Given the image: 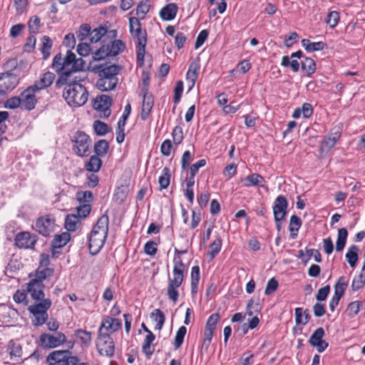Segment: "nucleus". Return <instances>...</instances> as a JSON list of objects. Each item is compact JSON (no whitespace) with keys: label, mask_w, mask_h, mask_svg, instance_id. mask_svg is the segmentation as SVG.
I'll return each instance as SVG.
<instances>
[{"label":"nucleus","mask_w":365,"mask_h":365,"mask_svg":"<svg viewBox=\"0 0 365 365\" xmlns=\"http://www.w3.org/2000/svg\"><path fill=\"white\" fill-rule=\"evenodd\" d=\"M52 66L56 72H63V76L68 78L71 73L83 70L84 61L81 58H77L75 53L68 51L65 58H62L61 54L55 56Z\"/></svg>","instance_id":"1"},{"label":"nucleus","mask_w":365,"mask_h":365,"mask_svg":"<svg viewBox=\"0 0 365 365\" xmlns=\"http://www.w3.org/2000/svg\"><path fill=\"white\" fill-rule=\"evenodd\" d=\"M66 341L65 334L62 332H57L55 335L42 334L39 337L40 345L46 349L55 348L64 344Z\"/></svg>","instance_id":"11"},{"label":"nucleus","mask_w":365,"mask_h":365,"mask_svg":"<svg viewBox=\"0 0 365 365\" xmlns=\"http://www.w3.org/2000/svg\"><path fill=\"white\" fill-rule=\"evenodd\" d=\"M302 225V220L297 215H292L290 217L289 230L291 232L290 237L295 239L297 236V232Z\"/></svg>","instance_id":"34"},{"label":"nucleus","mask_w":365,"mask_h":365,"mask_svg":"<svg viewBox=\"0 0 365 365\" xmlns=\"http://www.w3.org/2000/svg\"><path fill=\"white\" fill-rule=\"evenodd\" d=\"M125 122L124 120H120L118 122V128L116 129V140L118 143H121L124 141L125 139Z\"/></svg>","instance_id":"57"},{"label":"nucleus","mask_w":365,"mask_h":365,"mask_svg":"<svg viewBox=\"0 0 365 365\" xmlns=\"http://www.w3.org/2000/svg\"><path fill=\"white\" fill-rule=\"evenodd\" d=\"M173 140L175 145H179L183 140V131L180 126H175L172 133Z\"/></svg>","instance_id":"62"},{"label":"nucleus","mask_w":365,"mask_h":365,"mask_svg":"<svg viewBox=\"0 0 365 365\" xmlns=\"http://www.w3.org/2000/svg\"><path fill=\"white\" fill-rule=\"evenodd\" d=\"M78 359L71 356L68 351H54L46 358L48 365H76Z\"/></svg>","instance_id":"8"},{"label":"nucleus","mask_w":365,"mask_h":365,"mask_svg":"<svg viewBox=\"0 0 365 365\" xmlns=\"http://www.w3.org/2000/svg\"><path fill=\"white\" fill-rule=\"evenodd\" d=\"M220 314L218 313L212 314L209 317L206 322L205 329L214 331L216 328V324L220 320Z\"/></svg>","instance_id":"63"},{"label":"nucleus","mask_w":365,"mask_h":365,"mask_svg":"<svg viewBox=\"0 0 365 365\" xmlns=\"http://www.w3.org/2000/svg\"><path fill=\"white\" fill-rule=\"evenodd\" d=\"M359 247L356 245H351L347 250L345 257L350 267L354 268L356 267L359 259Z\"/></svg>","instance_id":"32"},{"label":"nucleus","mask_w":365,"mask_h":365,"mask_svg":"<svg viewBox=\"0 0 365 365\" xmlns=\"http://www.w3.org/2000/svg\"><path fill=\"white\" fill-rule=\"evenodd\" d=\"M348 286V280L345 277H341L334 286V294L342 297Z\"/></svg>","instance_id":"43"},{"label":"nucleus","mask_w":365,"mask_h":365,"mask_svg":"<svg viewBox=\"0 0 365 365\" xmlns=\"http://www.w3.org/2000/svg\"><path fill=\"white\" fill-rule=\"evenodd\" d=\"M155 339V336L152 331H149V334H147L145 338L144 339L142 350L148 359H150V356L154 352V349L151 348V344L153 342Z\"/></svg>","instance_id":"30"},{"label":"nucleus","mask_w":365,"mask_h":365,"mask_svg":"<svg viewBox=\"0 0 365 365\" xmlns=\"http://www.w3.org/2000/svg\"><path fill=\"white\" fill-rule=\"evenodd\" d=\"M129 29L132 37L137 44V58L138 61H143L145 46L147 44V33L143 29L138 18L130 17L129 19Z\"/></svg>","instance_id":"4"},{"label":"nucleus","mask_w":365,"mask_h":365,"mask_svg":"<svg viewBox=\"0 0 365 365\" xmlns=\"http://www.w3.org/2000/svg\"><path fill=\"white\" fill-rule=\"evenodd\" d=\"M150 10L149 0H141L136 7V15L143 19Z\"/></svg>","instance_id":"42"},{"label":"nucleus","mask_w":365,"mask_h":365,"mask_svg":"<svg viewBox=\"0 0 365 365\" xmlns=\"http://www.w3.org/2000/svg\"><path fill=\"white\" fill-rule=\"evenodd\" d=\"M53 270L52 269L46 268L43 269L41 271H37L36 274L35 278L32 279V280H36L37 282H40L43 283V281L46 279L47 277L53 275Z\"/></svg>","instance_id":"56"},{"label":"nucleus","mask_w":365,"mask_h":365,"mask_svg":"<svg viewBox=\"0 0 365 365\" xmlns=\"http://www.w3.org/2000/svg\"><path fill=\"white\" fill-rule=\"evenodd\" d=\"M73 143V150L78 156L83 157L88 155L91 145L90 137L84 132L78 131L72 139Z\"/></svg>","instance_id":"7"},{"label":"nucleus","mask_w":365,"mask_h":365,"mask_svg":"<svg viewBox=\"0 0 365 365\" xmlns=\"http://www.w3.org/2000/svg\"><path fill=\"white\" fill-rule=\"evenodd\" d=\"M108 148V143L106 140H99L94 145V150L98 156L102 157L107 154Z\"/></svg>","instance_id":"44"},{"label":"nucleus","mask_w":365,"mask_h":365,"mask_svg":"<svg viewBox=\"0 0 365 365\" xmlns=\"http://www.w3.org/2000/svg\"><path fill=\"white\" fill-rule=\"evenodd\" d=\"M106 237L107 235L103 234V232L97 233L91 231L88 244L89 252L91 255H94L100 252L105 243Z\"/></svg>","instance_id":"17"},{"label":"nucleus","mask_w":365,"mask_h":365,"mask_svg":"<svg viewBox=\"0 0 365 365\" xmlns=\"http://www.w3.org/2000/svg\"><path fill=\"white\" fill-rule=\"evenodd\" d=\"M29 29L31 34H36L41 27L40 19L37 16L30 18L28 23Z\"/></svg>","instance_id":"54"},{"label":"nucleus","mask_w":365,"mask_h":365,"mask_svg":"<svg viewBox=\"0 0 365 365\" xmlns=\"http://www.w3.org/2000/svg\"><path fill=\"white\" fill-rule=\"evenodd\" d=\"M154 103L153 97L152 95L148 94V93H145L143 96V105H142V110L140 117L143 120H146L153 108Z\"/></svg>","instance_id":"29"},{"label":"nucleus","mask_w":365,"mask_h":365,"mask_svg":"<svg viewBox=\"0 0 365 365\" xmlns=\"http://www.w3.org/2000/svg\"><path fill=\"white\" fill-rule=\"evenodd\" d=\"M37 92L31 86L22 91L20 94L21 108L26 110H33L37 103Z\"/></svg>","instance_id":"13"},{"label":"nucleus","mask_w":365,"mask_h":365,"mask_svg":"<svg viewBox=\"0 0 365 365\" xmlns=\"http://www.w3.org/2000/svg\"><path fill=\"white\" fill-rule=\"evenodd\" d=\"M295 321L297 324H307L310 319L309 314L306 311L303 313V309L301 307L295 309Z\"/></svg>","instance_id":"41"},{"label":"nucleus","mask_w":365,"mask_h":365,"mask_svg":"<svg viewBox=\"0 0 365 365\" xmlns=\"http://www.w3.org/2000/svg\"><path fill=\"white\" fill-rule=\"evenodd\" d=\"M186 332H187V329L184 326H182L178 329V330L176 333V335L175 337V341H174V346H175V349L180 348L181 346V345L182 344Z\"/></svg>","instance_id":"52"},{"label":"nucleus","mask_w":365,"mask_h":365,"mask_svg":"<svg viewBox=\"0 0 365 365\" xmlns=\"http://www.w3.org/2000/svg\"><path fill=\"white\" fill-rule=\"evenodd\" d=\"M94 70L98 71L100 77L117 78L121 68L115 64L104 67L102 64L96 65Z\"/></svg>","instance_id":"23"},{"label":"nucleus","mask_w":365,"mask_h":365,"mask_svg":"<svg viewBox=\"0 0 365 365\" xmlns=\"http://www.w3.org/2000/svg\"><path fill=\"white\" fill-rule=\"evenodd\" d=\"M19 83L18 76L10 71L0 73V93H4L16 88Z\"/></svg>","instance_id":"15"},{"label":"nucleus","mask_w":365,"mask_h":365,"mask_svg":"<svg viewBox=\"0 0 365 365\" xmlns=\"http://www.w3.org/2000/svg\"><path fill=\"white\" fill-rule=\"evenodd\" d=\"M6 353L12 361H18L22 358V349L20 344L14 340H11L6 347Z\"/></svg>","instance_id":"25"},{"label":"nucleus","mask_w":365,"mask_h":365,"mask_svg":"<svg viewBox=\"0 0 365 365\" xmlns=\"http://www.w3.org/2000/svg\"><path fill=\"white\" fill-rule=\"evenodd\" d=\"M56 220L51 215L39 217L35 224V230L43 236H48L55 231Z\"/></svg>","instance_id":"10"},{"label":"nucleus","mask_w":365,"mask_h":365,"mask_svg":"<svg viewBox=\"0 0 365 365\" xmlns=\"http://www.w3.org/2000/svg\"><path fill=\"white\" fill-rule=\"evenodd\" d=\"M14 300L19 304H28L27 294L24 291L17 290L14 295Z\"/></svg>","instance_id":"64"},{"label":"nucleus","mask_w":365,"mask_h":365,"mask_svg":"<svg viewBox=\"0 0 365 365\" xmlns=\"http://www.w3.org/2000/svg\"><path fill=\"white\" fill-rule=\"evenodd\" d=\"M125 44L121 40L110 41L107 39L106 43L98 49L93 56L94 61H101L107 56H114L119 54L125 49Z\"/></svg>","instance_id":"6"},{"label":"nucleus","mask_w":365,"mask_h":365,"mask_svg":"<svg viewBox=\"0 0 365 365\" xmlns=\"http://www.w3.org/2000/svg\"><path fill=\"white\" fill-rule=\"evenodd\" d=\"M173 264V276L168 279L167 294L169 299L176 303L179 297L178 288L183 282L186 266L180 257H174Z\"/></svg>","instance_id":"2"},{"label":"nucleus","mask_w":365,"mask_h":365,"mask_svg":"<svg viewBox=\"0 0 365 365\" xmlns=\"http://www.w3.org/2000/svg\"><path fill=\"white\" fill-rule=\"evenodd\" d=\"M36 242V236L35 235H31L29 232H19L16 235L15 237L16 245L19 248H34Z\"/></svg>","instance_id":"18"},{"label":"nucleus","mask_w":365,"mask_h":365,"mask_svg":"<svg viewBox=\"0 0 365 365\" xmlns=\"http://www.w3.org/2000/svg\"><path fill=\"white\" fill-rule=\"evenodd\" d=\"M112 103V99L107 95L97 96L93 103V108L96 110L103 111L104 115L109 116L110 111V107Z\"/></svg>","instance_id":"20"},{"label":"nucleus","mask_w":365,"mask_h":365,"mask_svg":"<svg viewBox=\"0 0 365 365\" xmlns=\"http://www.w3.org/2000/svg\"><path fill=\"white\" fill-rule=\"evenodd\" d=\"M222 239L220 237H217L216 239L211 243L210 245V251L209 252V255L212 259L215 257V256L220 252L222 247Z\"/></svg>","instance_id":"50"},{"label":"nucleus","mask_w":365,"mask_h":365,"mask_svg":"<svg viewBox=\"0 0 365 365\" xmlns=\"http://www.w3.org/2000/svg\"><path fill=\"white\" fill-rule=\"evenodd\" d=\"M288 202L283 195H279L273 205L274 217L276 222L284 220L287 212Z\"/></svg>","instance_id":"16"},{"label":"nucleus","mask_w":365,"mask_h":365,"mask_svg":"<svg viewBox=\"0 0 365 365\" xmlns=\"http://www.w3.org/2000/svg\"><path fill=\"white\" fill-rule=\"evenodd\" d=\"M348 232L345 228H340L338 230L337 240L336 242V250L341 252L345 247Z\"/></svg>","instance_id":"37"},{"label":"nucleus","mask_w":365,"mask_h":365,"mask_svg":"<svg viewBox=\"0 0 365 365\" xmlns=\"http://www.w3.org/2000/svg\"><path fill=\"white\" fill-rule=\"evenodd\" d=\"M102 165V160L98 155H92L88 162L86 164V169L88 171L96 173L98 172Z\"/></svg>","instance_id":"36"},{"label":"nucleus","mask_w":365,"mask_h":365,"mask_svg":"<svg viewBox=\"0 0 365 365\" xmlns=\"http://www.w3.org/2000/svg\"><path fill=\"white\" fill-rule=\"evenodd\" d=\"M88 91L81 83H68L63 89V96L68 104L73 107L83 106L88 100Z\"/></svg>","instance_id":"3"},{"label":"nucleus","mask_w":365,"mask_h":365,"mask_svg":"<svg viewBox=\"0 0 365 365\" xmlns=\"http://www.w3.org/2000/svg\"><path fill=\"white\" fill-rule=\"evenodd\" d=\"M158 182L161 189H165L169 186L170 175L169 169L168 168H165L163 170V175L159 177Z\"/></svg>","instance_id":"55"},{"label":"nucleus","mask_w":365,"mask_h":365,"mask_svg":"<svg viewBox=\"0 0 365 365\" xmlns=\"http://www.w3.org/2000/svg\"><path fill=\"white\" fill-rule=\"evenodd\" d=\"M5 107L10 109H14L20 107L21 108V101L19 96H13L9 98L5 103Z\"/></svg>","instance_id":"61"},{"label":"nucleus","mask_w":365,"mask_h":365,"mask_svg":"<svg viewBox=\"0 0 365 365\" xmlns=\"http://www.w3.org/2000/svg\"><path fill=\"white\" fill-rule=\"evenodd\" d=\"M200 280V268L198 266H193L191 269V289L192 293L197 292Z\"/></svg>","instance_id":"46"},{"label":"nucleus","mask_w":365,"mask_h":365,"mask_svg":"<svg viewBox=\"0 0 365 365\" xmlns=\"http://www.w3.org/2000/svg\"><path fill=\"white\" fill-rule=\"evenodd\" d=\"M118 81V78L100 77L96 86L101 91H108L116 87Z\"/></svg>","instance_id":"26"},{"label":"nucleus","mask_w":365,"mask_h":365,"mask_svg":"<svg viewBox=\"0 0 365 365\" xmlns=\"http://www.w3.org/2000/svg\"><path fill=\"white\" fill-rule=\"evenodd\" d=\"M324 334V329L319 327L314 331L309 339V344L312 346L317 347L319 353L323 352L329 346V344L323 340Z\"/></svg>","instance_id":"19"},{"label":"nucleus","mask_w":365,"mask_h":365,"mask_svg":"<svg viewBox=\"0 0 365 365\" xmlns=\"http://www.w3.org/2000/svg\"><path fill=\"white\" fill-rule=\"evenodd\" d=\"M261 310V305L259 299H251L247 304V314L252 316L255 313H258Z\"/></svg>","instance_id":"48"},{"label":"nucleus","mask_w":365,"mask_h":365,"mask_svg":"<svg viewBox=\"0 0 365 365\" xmlns=\"http://www.w3.org/2000/svg\"><path fill=\"white\" fill-rule=\"evenodd\" d=\"M264 182V178L258 173L252 174L245 178H242L240 180V183H242V185L246 187L251 186H262Z\"/></svg>","instance_id":"27"},{"label":"nucleus","mask_w":365,"mask_h":365,"mask_svg":"<svg viewBox=\"0 0 365 365\" xmlns=\"http://www.w3.org/2000/svg\"><path fill=\"white\" fill-rule=\"evenodd\" d=\"M76 200L81 204H89L93 200V193L91 191L77 192Z\"/></svg>","instance_id":"51"},{"label":"nucleus","mask_w":365,"mask_h":365,"mask_svg":"<svg viewBox=\"0 0 365 365\" xmlns=\"http://www.w3.org/2000/svg\"><path fill=\"white\" fill-rule=\"evenodd\" d=\"M80 224V218L76 214L67 215L65 220V227L68 231H75Z\"/></svg>","instance_id":"38"},{"label":"nucleus","mask_w":365,"mask_h":365,"mask_svg":"<svg viewBox=\"0 0 365 365\" xmlns=\"http://www.w3.org/2000/svg\"><path fill=\"white\" fill-rule=\"evenodd\" d=\"M178 7L176 4L170 3L164 6L160 11V16L164 21H171L176 16Z\"/></svg>","instance_id":"28"},{"label":"nucleus","mask_w":365,"mask_h":365,"mask_svg":"<svg viewBox=\"0 0 365 365\" xmlns=\"http://www.w3.org/2000/svg\"><path fill=\"white\" fill-rule=\"evenodd\" d=\"M116 36V30H108L106 27L99 26L91 31L90 41L91 43H97L98 41H101L103 44H105V43L107 41V39L111 41L115 38Z\"/></svg>","instance_id":"12"},{"label":"nucleus","mask_w":365,"mask_h":365,"mask_svg":"<svg viewBox=\"0 0 365 365\" xmlns=\"http://www.w3.org/2000/svg\"><path fill=\"white\" fill-rule=\"evenodd\" d=\"M302 68L307 76L313 74L316 71L315 61L311 58H306L302 62Z\"/></svg>","instance_id":"45"},{"label":"nucleus","mask_w":365,"mask_h":365,"mask_svg":"<svg viewBox=\"0 0 365 365\" xmlns=\"http://www.w3.org/2000/svg\"><path fill=\"white\" fill-rule=\"evenodd\" d=\"M96 346L101 356L110 358L114 355L115 344L111 336L98 334Z\"/></svg>","instance_id":"9"},{"label":"nucleus","mask_w":365,"mask_h":365,"mask_svg":"<svg viewBox=\"0 0 365 365\" xmlns=\"http://www.w3.org/2000/svg\"><path fill=\"white\" fill-rule=\"evenodd\" d=\"M150 318L155 322V329L160 330L165 320L163 312L160 309H155L150 313Z\"/></svg>","instance_id":"33"},{"label":"nucleus","mask_w":365,"mask_h":365,"mask_svg":"<svg viewBox=\"0 0 365 365\" xmlns=\"http://www.w3.org/2000/svg\"><path fill=\"white\" fill-rule=\"evenodd\" d=\"M55 78V74L52 72L48 71L44 73L35 83L31 86L37 92H40L41 90L49 87L53 82Z\"/></svg>","instance_id":"22"},{"label":"nucleus","mask_w":365,"mask_h":365,"mask_svg":"<svg viewBox=\"0 0 365 365\" xmlns=\"http://www.w3.org/2000/svg\"><path fill=\"white\" fill-rule=\"evenodd\" d=\"M109 219L106 215H102L97 221L93 227L92 232H103V234L108 235Z\"/></svg>","instance_id":"31"},{"label":"nucleus","mask_w":365,"mask_h":365,"mask_svg":"<svg viewBox=\"0 0 365 365\" xmlns=\"http://www.w3.org/2000/svg\"><path fill=\"white\" fill-rule=\"evenodd\" d=\"M91 209L90 204H81L76 207V215L78 216L79 218H85L90 214Z\"/></svg>","instance_id":"60"},{"label":"nucleus","mask_w":365,"mask_h":365,"mask_svg":"<svg viewBox=\"0 0 365 365\" xmlns=\"http://www.w3.org/2000/svg\"><path fill=\"white\" fill-rule=\"evenodd\" d=\"M339 21V14L336 11H330L328 14L327 24L331 27L334 28Z\"/></svg>","instance_id":"59"},{"label":"nucleus","mask_w":365,"mask_h":365,"mask_svg":"<svg viewBox=\"0 0 365 365\" xmlns=\"http://www.w3.org/2000/svg\"><path fill=\"white\" fill-rule=\"evenodd\" d=\"M51 306V301L50 299H45L40 300L28 307V310L32 314L31 322L35 327H38L43 324L48 319L47 311Z\"/></svg>","instance_id":"5"},{"label":"nucleus","mask_w":365,"mask_h":365,"mask_svg":"<svg viewBox=\"0 0 365 365\" xmlns=\"http://www.w3.org/2000/svg\"><path fill=\"white\" fill-rule=\"evenodd\" d=\"M121 327V322L120 319L107 316L105 317L101 322L98 329V334H108L110 336L113 333L117 331Z\"/></svg>","instance_id":"14"},{"label":"nucleus","mask_w":365,"mask_h":365,"mask_svg":"<svg viewBox=\"0 0 365 365\" xmlns=\"http://www.w3.org/2000/svg\"><path fill=\"white\" fill-rule=\"evenodd\" d=\"M41 41H42V45H41V51L43 56V58L46 59L50 55V50L52 47V41L47 36H44L42 38Z\"/></svg>","instance_id":"49"},{"label":"nucleus","mask_w":365,"mask_h":365,"mask_svg":"<svg viewBox=\"0 0 365 365\" xmlns=\"http://www.w3.org/2000/svg\"><path fill=\"white\" fill-rule=\"evenodd\" d=\"M71 239L70 234L64 232L61 235H56L52 241V246L54 248H61L65 246Z\"/></svg>","instance_id":"35"},{"label":"nucleus","mask_w":365,"mask_h":365,"mask_svg":"<svg viewBox=\"0 0 365 365\" xmlns=\"http://www.w3.org/2000/svg\"><path fill=\"white\" fill-rule=\"evenodd\" d=\"M93 128L98 135H105L109 131L108 125L101 120L94 122Z\"/></svg>","instance_id":"53"},{"label":"nucleus","mask_w":365,"mask_h":365,"mask_svg":"<svg viewBox=\"0 0 365 365\" xmlns=\"http://www.w3.org/2000/svg\"><path fill=\"white\" fill-rule=\"evenodd\" d=\"M75 336L86 346H90L92 341V333L86 330H76Z\"/></svg>","instance_id":"39"},{"label":"nucleus","mask_w":365,"mask_h":365,"mask_svg":"<svg viewBox=\"0 0 365 365\" xmlns=\"http://www.w3.org/2000/svg\"><path fill=\"white\" fill-rule=\"evenodd\" d=\"M339 138V134L338 133H335L333 136L329 135L324 138L321 144V150L323 151H329L331 150L336 144Z\"/></svg>","instance_id":"40"},{"label":"nucleus","mask_w":365,"mask_h":365,"mask_svg":"<svg viewBox=\"0 0 365 365\" xmlns=\"http://www.w3.org/2000/svg\"><path fill=\"white\" fill-rule=\"evenodd\" d=\"M360 309H362V301H354L349 304L346 312L349 317H354Z\"/></svg>","instance_id":"47"},{"label":"nucleus","mask_w":365,"mask_h":365,"mask_svg":"<svg viewBox=\"0 0 365 365\" xmlns=\"http://www.w3.org/2000/svg\"><path fill=\"white\" fill-rule=\"evenodd\" d=\"M43 288L44 286L43 283L36 280L31 279L27 284V292L30 293L31 297L36 301L45 299Z\"/></svg>","instance_id":"21"},{"label":"nucleus","mask_w":365,"mask_h":365,"mask_svg":"<svg viewBox=\"0 0 365 365\" xmlns=\"http://www.w3.org/2000/svg\"><path fill=\"white\" fill-rule=\"evenodd\" d=\"M200 71V63L198 61H193L189 66L186 74V80L190 86V90L192 89L197 79Z\"/></svg>","instance_id":"24"},{"label":"nucleus","mask_w":365,"mask_h":365,"mask_svg":"<svg viewBox=\"0 0 365 365\" xmlns=\"http://www.w3.org/2000/svg\"><path fill=\"white\" fill-rule=\"evenodd\" d=\"M91 26L88 24H83L76 32V36L79 41H83L88 36H90Z\"/></svg>","instance_id":"58"}]
</instances>
